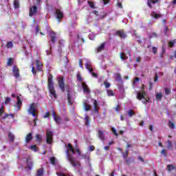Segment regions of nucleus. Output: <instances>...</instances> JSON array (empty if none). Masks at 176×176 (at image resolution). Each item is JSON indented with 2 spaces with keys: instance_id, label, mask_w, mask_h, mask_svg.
Masks as SVG:
<instances>
[{
  "instance_id": "1",
  "label": "nucleus",
  "mask_w": 176,
  "mask_h": 176,
  "mask_svg": "<svg viewBox=\"0 0 176 176\" xmlns=\"http://www.w3.org/2000/svg\"><path fill=\"white\" fill-rule=\"evenodd\" d=\"M47 89L50 93V96L54 98H57V94H56V89H54V82H53V75L48 74L47 76Z\"/></svg>"
},
{
  "instance_id": "2",
  "label": "nucleus",
  "mask_w": 176,
  "mask_h": 176,
  "mask_svg": "<svg viewBox=\"0 0 176 176\" xmlns=\"http://www.w3.org/2000/svg\"><path fill=\"white\" fill-rule=\"evenodd\" d=\"M36 107H35V103H32L30 105V107L28 110V112L30 113V115H32L34 118V122L35 126H36V120H38V114H36Z\"/></svg>"
},
{
  "instance_id": "3",
  "label": "nucleus",
  "mask_w": 176,
  "mask_h": 176,
  "mask_svg": "<svg viewBox=\"0 0 176 176\" xmlns=\"http://www.w3.org/2000/svg\"><path fill=\"white\" fill-rule=\"evenodd\" d=\"M66 154L69 163L73 167H80V162L79 161H76L75 158L72 157V155H69V150H67Z\"/></svg>"
},
{
  "instance_id": "4",
  "label": "nucleus",
  "mask_w": 176,
  "mask_h": 176,
  "mask_svg": "<svg viewBox=\"0 0 176 176\" xmlns=\"http://www.w3.org/2000/svg\"><path fill=\"white\" fill-rule=\"evenodd\" d=\"M114 35L116 36H119L120 39H126V38H127V34H126V32H124V30L116 31Z\"/></svg>"
},
{
  "instance_id": "5",
  "label": "nucleus",
  "mask_w": 176,
  "mask_h": 176,
  "mask_svg": "<svg viewBox=\"0 0 176 176\" xmlns=\"http://www.w3.org/2000/svg\"><path fill=\"white\" fill-rule=\"evenodd\" d=\"M46 142L49 145L53 142V132L47 130L46 133Z\"/></svg>"
},
{
  "instance_id": "6",
  "label": "nucleus",
  "mask_w": 176,
  "mask_h": 176,
  "mask_svg": "<svg viewBox=\"0 0 176 176\" xmlns=\"http://www.w3.org/2000/svg\"><path fill=\"white\" fill-rule=\"evenodd\" d=\"M12 74H13V76H14L16 79L20 78V69H19L17 65H14L12 67Z\"/></svg>"
},
{
  "instance_id": "7",
  "label": "nucleus",
  "mask_w": 176,
  "mask_h": 176,
  "mask_svg": "<svg viewBox=\"0 0 176 176\" xmlns=\"http://www.w3.org/2000/svg\"><path fill=\"white\" fill-rule=\"evenodd\" d=\"M58 83L60 89H61V91H65V82H64V77L60 78L58 79Z\"/></svg>"
},
{
  "instance_id": "8",
  "label": "nucleus",
  "mask_w": 176,
  "mask_h": 176,
  "mask_svg": "<svg viewBox=\"0 0 176 176\" xmlns=\"http://www.w3.org/2000/svg\"><path fill=\"white\" fill-rule=\"evenodd\" d=\"M38 13V7L34 6L30 8L29 10V16L30 17H32V16H35Z\"/></svg>"
},
{
  "instance_id": "9",
  "label": "nucleus",
  "mask_w": 176,
  "mask_h": 176,
  "mask_svg": "<svg viewBox=\"0 0 176 176\" xmlns=\"http://www.w3.org/2000/svg\"><path fill=\"white\" fill-rule=\"evenodd\" d=\"M145 97H146V91H142V92L138 91L137 93V96H136L137 100H139L140 101H141L142 100L145 99Z\"/></svg>"
},
{
  "instance_id": "10",
  "label": "nucleus",
  "mask_w": 176,
  "mask_h": 176,
  "mask_svg": "<svg viewBox=\"0 0 176 176\" xmlns=\"http://www.w3.org/2000/svg\"><path fill=\"white\" fill-rule=\"evenodd\" d=\"M52 116L54 118V120L56 122L57 124H60V123H61V117L56 115V111H54V110L52 111Z\"/></svg>"
},
{
  "instance_id": "11",
  "label": "nucleus",
  "mask_w": 176,
  "mask_h": 176,
  "mask_svg": "<svg viewBox=\"0 0 176 176\" xmlns=\"http://www.w3.org/2000/svg\"><path fill=\"white\" fill-rule=\"evenodd\" d=\"M26 164L28 166V170H32V167H34V162L31 159V157H28L26 160Z\"/></svg>"
},
{
  "instance_id": "12",
  "label": "nucleus",
  "mask_w": 176,
  "mask_h": 176,
  "mask_svg": "<svg viewBox=\"0 0 176 176\" xmlns=\"http://www.w3.org/2000/svg\"><path fill=\"white\" fill-rule=\"evenodd\" d=\"M98 138L100 141H105V134H104V131L101 129H98L97 131Z\"/></svg>"
},
{
  "instance_id": "13",
  "label": "nucleus",
  "mask_w": 176,
  "mask_h": 176,
  "mask_svg": "<svg viewBox=\"0 0 176 176\" xmlns=\"http://www.w3.org/2000/svg\"><path fill=\"white\" fill-rule=\"evenodd\" d=\"M50 42H51L52 43H56V40L57 39V34H56V32H51L50 33Z\"/></svg>"
},
{
  "instance_id": "14",
  "label": "nucleus",
  "mask_w": 176,
  "mask_h": 176,
  "mask_svg": "<svg viewBox=\"0 0 176 176\" xmlns=\"http://www.w3.org/2000/svg\"><path fill=\"white\" fill-rule=\"evenodd\" d=\"M21 105H23V98H21V95L19 96H16V107L18 109H20Z\"/></svg>"
},
{
  "instance_id": "15",
  "label": "nucleus",
  "mask_w": 176,
  "mask_h": 176,
  "mask_svg": "<svg viewBox=\"0 0 176 176\" xmlns=\"http://www.w3.org/2000/svg\"><path fill=\"white\" fill-rule=\"evenodd\" d=\"M85 67L86 69H87L89 71V72H90V74H93V67H91V63L89 60H87L86 63H85Z\"/></svg>"
},
{
  "instance_id": "16",
  "label": "nucleus",
  "mask_w": 176,
  "mask_h": 176,
  "mask_svg": "<svg viewBox=\"0 0 176 176\" xmlns=\"http://www.w3.org/2000/svg\"><path fill=\"white\" fill-rule=\"evenodd\" d=\"M56 19L60 21V20H61V19H63L64 17V14L63 13V12H61V10L56 9Z\"/></svg>"
},
{
  "instance_id": "17",
  "label": "nucleus",
  "mask_w": 176,
  "mask_h": 176,
  "mask_svg": "<svg viewBox=\"0 0 176 176\" xmlns=\"http://www.w3.org/2000/svg\"><path fill=\"white\" fill-rule=\"evenodd\" d=\"M98 105H100V102H97V100H94V111L96 113H98Z\"/></svg>"
},
{
  "instance_id": "18",
  "label": "nucleus",
  "mask_w": 176,
  "mask_h": 176,
  "mask_svg": "<svg viewBox=\"0 0 176 176\" xmlns=\"http://www.w3.org/2000/svg\"><path fill=\"white\" fill-rule=\"evenodd\" d=\"M82 104L83 109L86 112L90 111V109H91V106H90V104L87 103V102H83Z\"/></svg>"
},
{
  "instance_id": "19",
  "label": "nucleus",
  "mask_w": 176,
  "mask_h": 176,
  "mask_svg": "<svg viewBox=\"0 0 176 176\" xmlns=\"http://www.w3.org/2000/svg\"><path fill=\"white\" fill-rule=\"evenodd\" d=\"M67 101L69 105H72L74 104V99H72V97H71V93L69 90H67Z\"/></svg>"
},
{
  "instance_id": "20",
  "label": "nucleus",
  "mask_w": 176,
  "mask_h": 176,
  "mask_svg": "<svg viewBox=\"0 0 176 176\" xmlns=\"http://www.w3.org/2000/svg\"><path fill=\"white\" fill-rule=\"evenodd\" d=\"M8 138L10 140V141L13 143L14 142V140L16 138V136H14V134H13V133L12 132H8Z\"/></svg>"
},
{
  "instance_id": "21",
  "label": "nucleus",
  "mask_w": 176,
  "mask_h": 176,
  "mask_svg": "<svg viewBox=\"0 0 176 176\" xmlns=\"http://www.w3.org/2000/svg\"><path fill=\"white\" fill-rule=\"evenodd\" d=\"M36 66L37 68V71L41 72L42 71V67H43V65L39 61V60H36Z\"/></svg>"
},
{
  "instance_id": "22",
  "label": "nucleus",
  "mask_w": 176,
  "mask_h": 176,
  "mask_svg": "<svg viewBox=\"0 0 176 176\" xmlns=\"http://www.w3.org/2000/svg\"><path fill=\"white\" fill-rule=\"evenodd\" d=\"M32 141V133H29L25 137V142H31Z\"/></svg>"
},
{
  "instance_id": "23",
  "label": "nucleus",
  "mask_w": 176,
  "mask_h": 176,
  "mask_svg": "<svg viewBox=\"0 0 176 176\" xmlns=\"http://www.w3.org/2000/svg\"><path fill=\"white\" fill-rule=\"evenodd\" d=\"M82 86L84 93H90V89H89V87H87V85L85 84V82H82Z\"/></svg>"
},
{
  "instance_id": "24",
  "label": "nucleus",
  "mask_w": 176,
  "mask_h": 176,
  "mask_svg": "<svg viewBox=\"0 0 176 176\" xmlns=\"http://www.w3.org/2000/svg\"><path fill=\"white\" fill-rule=\"evenodd\" d=\"M105 45H107L106 43H102V44H100V45L97 47V52L100 53V52H102V50L105 49Z\"/></svg>"
},
{
  "instance_id": "25",
  "label": "nucleus",
  "mask_w": 176,
  "mask_h": 176,
  "mask_svg": "<svg viewBox=\"0 0 176 176\" xmlns=\"http://www.w3.org/2000/svg\"><path fill=\"white\" fill-rule=\"evenodd\" d=\"M84 120L85 121V126H87V127H89L90 124V117H89L87 114L85 115Z\"/></svg>"
},
{
  "instance_id": "26",
  "label": "nucleus",
  "mask_w": 176,
  "mask_h": 176,
  "mask_svg": "<svg viewBox=\"0 0 176 176\" xmlns=\"http://www.w3.org/2000/svg\"><path fill=\"white\" fill-rule=\"evenodd\" d=\"M155 98L158 101H162V98H163V94L162 92H158L155 94Z\"/></svg>"
},
{
  "instance_id": "27",
  "label": "nucleus",
  "mask_w": 176,
  "mask_h": 176,
  "mask_svg": "<svg viewBox=\"0 0 176 176\" xmlns=\"http://www.w3.org/2000/svg\"><path fill=\"white\" fill-rule=\"evenodd\" d=\"M34 138L36 140V141L37 142H38L39 144H41V142H42V136L39 134H36L34 136Z\"/></svg>"
},
{
  "instance_id": "28",
  "label": "nucleus",
  "mask_w": 176,
  "mask_h": 176,
  "mask_svg": "<svg viewBox=\"0 0 176 176\" xmlns=\"http://www.w3.org/2000/svg\"><path fill=\"white\" fill-rule=\"evenodd\" d=\"M13 5L14 9H19V8H20V3L19 2V0H14Z\"/></svg>"
},
{
  "instance_id": "29",
  "label": "nucleus",
  "mask_w": 176,
  "mask_h": 176,
  "mask_svg": "<svg viewBox=\"0 0 176 176\" xmlns=\"http://www.w3.org/2000/svg\"><path fill=\"white\" fill-rule=\"evenodd\" d=\"M151 16H153L154 19H160V17H162L163 15H162L161 14H157L155 12H153V13L151 14Z\"/></svg>"
},
{
  "instance_id": "30",
  "label": "nucleus",
  "mask_w": 176,
  "mask_h": 176,
  "mask_svg": "<svg viewBox=\"0 0 176 176\" xmlns=\"http://www.w3.org/2000/svg\"><path fill=\"white\" fill-rule=\"evenodd\" d=\"M107 96L109 97H112V96H115V93L113 92V91L112 89H108L107 90Z\"/></svg>"
},
{
  "instance_id": "31",
  "label": "nucleus",
  "mask_w": 176,
  "mask_h": 176,
  "mask_svg": "<svg viewBox=\"0 0 176 176\" xmlns=\"http://www.w3.org/2000/svg\"><path fill=\"white\" fill-rule=\"evenodd\" d=\"M167 170L169 172H171L172 170H175V166L173 164H169L167 166Z\"/></svg>"
},
{
  "instance_id": "32",
  "label": "nucleus",
  "mask_w": 176,
  "mask_h": 176,
  "mask_svg": "<svg viewBox=\"0 0 176 176\" xmlns=\"http://www.w3.org/2000/svg\"><path fill=\"white\" fill-rule=\"evenodd\" d=\"M168 126L172 130L175 129V124H174V122H173L171 121H169Z\"/></svg>"
},
{
  "instance_id": "33",
  "label": "nucleus",
  "mask_w": 176,
  "mask_h": 176,
  "mask_svg": "<svg viewBox=\"0 0 176 176\" xmlns=\"http://www.w3.org/2000/svg\"><path fill=\"white\" fill-rule=\"evenodd\" d=\"M8 67H12L13 65V58H10L7 63Z\"/></svg>"
},
{
  "instance_id": "34",
  "label": "nucleus",
  "mask_w": 176,
  "mask_h": 176,
  "mask_svg": "<svg viewBox=\"0 0 176 176\" xmlns=\"http://www.w3.org/2000/svg\"><path fill=\"white\" fill-rule=\"evenodd\" d=\"M37 176H42L43 175V168H40L37 170V173H36Z\"/></svg>"
},
{
  "instance_id": "35",
  "label": "nucleus",
  "mask_w": 176,
  "mask_h": 176,
  "mask_svg": "<svg viewBox=\"0 0 176 176\" xmlns=\"http://www.w3.org/2000/svg\"><path fill=\"white\" fill-rule=\"evenodd\" d=\"M116 80H117V82H122V76L120 74H116Z\"/></svg>"
},
{
  "instance_id": "36",
  "label": "nucleus",
  "mask_w": 176,
  "mask_h": 176,
  "mask_svg": "<svg viewBox=\"0 0 176 176\" xmlns=\"http://www.w3.org/2000/svg\"><path fill=\"white\" fill-rule=\"evenodd\" d=\"M30 149H31V151H34V152H38V147L36 146V145H32L30 147Z\"/></svg>"
},
{
  "instance_id": "37",
  "label": "nucleus",
  "mask_w": 176,
  "mask_h": 176,
  "mask_svg": "<svg viewBox=\"0 0 176 176\" xmlns=\"http://www.w3.org/2000/svg\"><path fill=\"white\" fill-rule=\"evenodd\" d=\"M128 115H129V118H131L132 116L135 115V112H134L132 109H130L128 111Z\"/></svg>"
},
{
  "instance_id": "38",
  "label": "nucleus",
  "mask_w": 176,
  "mask_h": 176,
  "mask_svg": "<svg viewBox=\"0 0 176 176\" xmlns=\"http://www.w3.org/2000/svg\"><path fill=\"white\" fill-rule=\"evenodd\" d=\"M76 77H77V80L78 82H82L83 81V78H82V76L80 75V73H78Z\"/></svg>"
},
{
  "instance_id": "39",
  "label": "nucleus",
  "mask_w": 176,
  "mask_h": 176,
  "mask_svg": "<svg viewBox=\"0 0 176 176\" xmlns=\"http://www.w3.org/2000/svg\"><path fill=\"white\" fill-rule=\"evenodd\" d=\"M164 91H165V94L166 96H169V94L171 93V89H170V88H164Z\"/></svg>"
},
{
  "instance_id": "40",
  "label": "nucleus",
  "mask_w": 176,
  "mask_h": 176,
  "mask_svg": "<svg viewBox=\"0 0 176 176\" xmlns=\"http://www.w3.org/2000/svg\"><path fill=\"white\" fill-rule=\"evenodd\" d=\"M125 162H126V164H130L132 162H134V160L133 159V157L126 158L125 160Z\"/></svg>"
},
{
  "instance_id": "41",
  "label": "nucleus",
  "mask_w": 176,
  "mask_h": 176,
  "mask_svg": "<svg viewBox=\"0 0 176 176\" xmlns=\"http://www.w3.org/2000/svg\"><path fill=\"white\" fill-rule=\"evenodd\" d=\"M87 3L89 5V6H90L92 9H96V7L94 6V3H93V1H88Z\"/></svg>"
},
{
  "instance_id": "42",
  "label": "nucleus",
  "mask_w": 176,
  "mask_h": 176,
  "mask_svg": "<svg viewBox=\"0 0 176 176\" xmlns=\"http://www.w3.org/2000/svg\"><path fill=\"white\" fill-rule=\"evenodd\" d=\"M120 58L121 60H127V56H126V54H124V52H122L120 54Z\"/></svg>"
},
{
  "instance_id": "43",
  "label": "nucleus",
  "mask_w": 176,
  "mask_h": 176,
  "mask_svg": "<svg viewBox=\"0 0 176 176\" xmlns=\"http://www.w3.org/2000/svg\"><path fill=\"white\" fill-rule=\"evenodd\" d=\"M6 47L8 49H10V47H13V43L12 41H9L6 44Z\"/></svg>"
},
{
  "instance_id": "44",
  "label": "nucleus",
  "mask_w": 176,
  "mask_h": 176,
  "mask_svg": "<svg viewBox=\"0 0 176 176\" xmlns=\"http://www.w3.org/2000/svg\"><path fill=\"white\" fill-rule=\"evenodd\" d=\"M167 144H168L167 145L168 149H171V148H173V143L171 142V141L168 140Z\"/></svg>"
},
{
  "instance_id": "45",
  "label": "nucleus",
  "mask_w": 176,
  "mask_h": 176,
  "mask_svg": "<svg viewBox=\"0 0 176 176\" xmlns=\"http://www.w3.org/2000/svg\"><path fill=\"white\" fill-rule=\"evenodd\" d=\"M9 116H11V118H12V119H14V114H6L3 117V119H6V118H9Z\"/></svg>"
},
{
  "instance_id": "46",
  "label": "nucleus",
  "mask_w": 176,
  "mask_h": 176,
  "mask_svg": "<svg viewBox=\"0 0 176 176\" xmlns=\"http://www.w3.org/2000/svg\"><path fill=\"white\" fill-rule=\"evenodd\" d=\"M104 85L106 89H109V87H111V84L109 82H108L107 81H104Z\"/></svg>"
},
{
  "instance_id": "47",
  "label": "nucleus",
  "mask_w": 176,
  "mask_h": 176,
  "mask_svg": "<svg viewBox=\"0 0 176 176\" xmlns=\"http://www.w3.org/2000/svg\"><path fill=\"white\" fill-rule=\"evenodd\" d=\"M152 3H153V1L152 0L147 1V5L148 8H151V9H152Z\"/></svg>"
},
{
  "instance_id": "48",
  "label": "nucleus",
  "mask_w": 176,
  "mask_h": 176,
  "mask_svg": "<svg viewBox=\"0 0 176 176\" xmlns=\"http://www.w3.org/2000/svg\"><path fill=\"white\" fill-rule=\"evenodd\" d=\"M50 162L54 166L56 164V157H52L50 158Z\"/></svg>"
},
{
  "instance_id": "49",
  "label": "nucleus",
  "mask_w": 176,
  "mask_h": 176,
  "mask_svg": "<svg viewBox=\"0 0 176 176\" xmlns=\"http://www.w3.org/2000/svg\"><path fill=\"white\" fill-rule=\"evenodd\" d=\"M161 155H164L165 157H167V152L166 151V149H162L161 151Z\"/></svg>"
},
{
  "instance_id": "50",
  "label": "nucleus",
  "mask_w": 176,
  "mask_h": 176,
  "mask_svg": "<svg viewBox=\"0 0 176 176\" xmlns=\"http://www.w3.org/2000/svg\"><path fill=\"white\" fill-rule=\"evenodd\" d=\"M9 102H10V98L6 97V99H5L4 103L6 104H9Z\"/></svg>"
},
{
  "instance_id": "51",
  "label": "nucleus",
  "mask_w": 176,
  "mask_h": 176,
  "mask_svg": "<svg viewBox=\"0 0 176 176\" xmlns=\"http://www.w3.org/2000/svg\"><path fill=\"white\" fill-rule=\"evenodd\" d=\"M32 72L34 75H36V70L34 68V63H32Z\"/></svg>"
},
{
  "instance_id": "52",
  "label": "nucleus",
  "mask_w": 176,
  "mask_h": 176,
  "mask_svg": "<svg viewBox=\"0 0 176 176\" xmlns=\"http://www.w3.org/2000/svg\"><path fill=\"white\" fill-rule=\"evenodd\" d=\"M175 43L174 41H169V43H168V46H169V47H173Z\"/></svg>"
},
{
  "instance_id": "53",
  "label": "nucleus",
  "mask_w": 176,
  "mask_h": 176,
  "mask_svg": "<svg viewBox=\"0 0 176 176\" xmlns=\"http://www.w3.org/2000/svg\"><path fill=\"white\" fill-rule=\"evenodd\" d=\"M122 156L125 159V157H127L129 156V151L126 150L125 153H122Z\"/></svg>"
},
{
  "instance_id": "54",
  "label": "nucleus",
  "mask_w": 176,
  "mask_h": 176,
  "mask_svg": "<svg viewBox=\"0 0 176 176\" xmlns=\"http://www.w3.org/2000/svg\"><path fill=\"white\" fill-rule=\"evenodd\" d=\"M78 65L80 68H83V63L82 62V59H79Z\"/></svg>"
},
{
  "instance_id": "55",
  "label": "nucleus",
  "mask_w": 176,
  "mask_h": 176,
  "mask_svg": "<svg viewBox=\"0 0 176 176\" xmlns=\"http://www.w3.org/2000/svg\"><path fill=\"white\" fill-rule=\"evenodd\" d=\"M137 82H140V78L138 77H135V79L133 80V85H135V83H137Z\"/></svg>"
},
{
  "instance_id": "56",
  "label": "nucleus",
  "mask_w": 176,
  "mask_h": 176,
  "mask_svg": "<svg viewBox=\"0 0 176 176\" xmlns=\"http://www.w3.org/2000/svg\"><path fill=\"white\" fill-rule=\"evenodd\" d=\"M120 109V105L118 104L115 108H114V110L116 111V112H119Z\"/></svg>"
},
{
  "instance_id": "57",
  "label": "nucleus",
  "mask_w": 176,
  "mask_h": 176,
  "mask_svg": "<svg viewBox=\"0 0 176 176\" xmlns=\"http://www.w3.org/2000/svg\"><path fill=\"white\" fill-rule=\"evenodd\" d=\"M76 151L77 152L78 156H82V153H80V149L79 148H76Z\"/></svg>"
},
{
  "instance_id": "58",
  "label": "nucleus",
  "mask_w": 176,
  "mask_h": 176,
  "mask_svg": "<svg viewBox=\"0 0 176 176\" xmlns=\"http://www.w3.org/2000/svg\"><path fill=\"white\" fill-rule=\"evenodd\" d=\"M153 54H156V53H157V48L156 47H153Z\"/></svg>"
},
{
  "instance_id": "59",
  "label": "nucleus",
  "mask_w": 176,
  "mask_h": 176,
  "mask_svg": "<svg viewBox=\"0 0 176 176\" xmlns=\"http://www.w3.org/2000/svg\"><path fill=\"white\" fill-rule=\"evenodd\" d=\"M50 112H47L44 116V119H46L47 118H50Z\"/></svg>"
},
{
  "instance_id": "60",
  "label": "nucleus",
  "mask_w": 176,
  "mask_h": 176,
  "mask_svg": "<svg viewBox=\"0 0 176 176\" xmlns=\"http://www.w3.org/2000/svg\"><path fill=\"white\" fill-rule=\"evenodd\" d=\"M94 149H96V147L93 145L89 146V151L90 152H93V151H94Z\"/></svg>"
},
{
  "instance_id": "61",
  "label": "nucleus",
  "mask_w": 176,
  "mask_h": 176,
  "mask_svg": "<svg viewBox=\"0 0 176 176\" xmlns=\"http://www.w3.org/2000/svg\"><path fill=\"white\" fill-rule=\"evenodd\" d=\"M39 31H41V29H39V26L36 27V35H38L39 34Z\"/></svg>"
},
{
  "instance_id": "62",
  "label": "nucleus",
  "mask_w": 176,
  "mask_h": 176,
  "mask_svg": "<svg viewBox=\"0 0 176 176\" xmlns=\"http://www.w3.org/2000/svg\"><path fill=\"white\" fill-rule=\"evenodd\" d=\"M111 131L115 135H118V133H116V129H115V128H111Z\"/></svg>"
},
{
  "instance_id": "63",
  "label": "nucleus",
  "mask_w": 176,
  "mask_h": 176,
  "mask_svg": "<svg viewBox=\"0 0 176 176\" xmlns=\"http://www.w3.org/2000/svg\"><path fill=\"white\" fill-rule=\"evenodd\" d=\"M157 38V34L155 32L152 33L151 36H150V38Z\"/></svg>"
},
{
  "instance_id": "64",
  "label": "nucleus",
  "mask_w": 176,
  "mask_h": 176,
  "mask_svg": "<svg viewBox=\"0 0 176 176\" xmlns=\"http://www.w3.org/2000/svg\"><path fill=\"white\" fill-rule=\"evenodd\" d=\"M104 5H108V3H109V0H102Z\"/></svg>"
}]
</instances>
